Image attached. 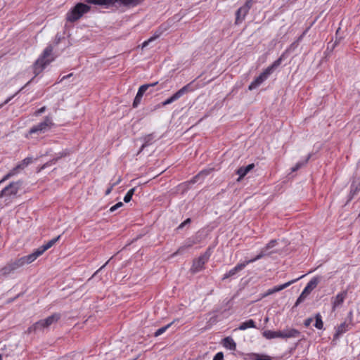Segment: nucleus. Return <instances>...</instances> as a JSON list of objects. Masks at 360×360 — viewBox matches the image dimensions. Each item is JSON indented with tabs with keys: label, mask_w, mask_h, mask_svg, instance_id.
Wrapping results in <instances>:
<instances>
[{
	"label": "nucleus",
	"mask_w": 360,
	"mask_h": 360,
	"mask_svg": "<svg viewBox=\"0 0 360 360\" xmlns=\"http://www.w3.org/2000/svg\"><path fill=\"white\" fill-rule=\"evenodd\" d=\"M33 257H34L30 254L15 260H11L0 269V274L4 276L13 274L24 265L33 262L34 261Z\"/></svg>",
	"instance_id": "f257e3e1"
},
{
	"label": "nucleus",
	"mask_w": 360,
	"mask_h": 360,
	"mask_svg": "<svg viewBox=\"0 0 360 360\" xmlns=\"http://www.w3.org/2000/svg\"><path fill=\"white\" fill-rule=\"evenodd\" d=\"M60 314L59 313H54L46 319H41L27 329L28 333L44 332L48 329L51 326L56 323L60 319Z\"/></svg>",
	"instance_id": "f03ea898"
},
{
	"label": "nucleus",
	"mask_w": 360,
	"mask_h": 360,
	"mask_svg": "<svg viewBox=\"0 0 360 360\" xmlns=\"http://www.w3.org/2000/svg\"><path fill=\"white\" fill-rule=\"evenodd\" d=\"M53 49L51 45L48 46L33 65V72L35 76L41 73L45 67L53 60Z\"/></svg>",
	"instance_id": "7ed1b4c3"
},
{
	"label": "nucleus",
	"mask_w": 360,
	"mask_h": 360,
	"mask_svg": "<svg viewBox=\"0 0 360 360\" xmlns=\"http://www.w3.org/2000/svg\"><path fill=\"white\" fill-rule=\"evenodd\" d=\"M263 336L269 340L274 338H282V339H289V338H297L300 335V332L295 328H287L283 330H264L262 333Z\"/></svg>",
	"instance_id": "20e7f679"
},
{
	"label": "nucleus",
	"mask_w": 360,
	"mask_h": 360,
	"mask_svg": "<svg viewBox=\"0 0 360 360\" xmlns=\"http://www.w3.org/2000/svg\"><path fill=\"white\" fill-rule=\"evenodd\" d=\"M90 10V7L83 3L77 4L70 11L67 13V20L75 22L79 20L84 13Z\"/></svg>",
	"instance_id": "39448f33"
},
{
	"label": "nucleus",
	"mask_w": 360,
	"mask_h": 360,
	"mask_svg": "<svg viewBox=\"0 0 360 360\" xmlns=\"http://www.w3.org/2000/svg\"><path fill=\"white\" fill-rule=\"evenodd\" d=\"M53 125L54 124L53 122L52 118L51 117L46 116L42 122L30 128L29 133L30 134L45 133L46 131H49Z\"/></svg>",
	"instance_id": "423d86ee"
},
{
	"label": "nucleus",
	"mask_w": 360,
	"mask_h": 360,
	"mask_svg": "<svg viewBox=\"0 0 360 360\" xmlns=\"http://www.w3.org/2000/svg\"><path fill=\"white\" fill-rule=\"evenodd\" d=\"M191 84L192 83H189V84L185 85L181 89H180L179 91H177L175 94H174L171 97L166 99L164 102L162 103V106H165L167 105L171 104L173 102L179 99L185 94H186L189 91H192L193 89L191 88Z\"/></svg>",
	"instance_id": "0eeeda50"
},
{
	"label": "nucleus",
	"mask_w": 360,
	"mask_h": 360,
	"mask_svg": "<svg viewBox=\"0 0 360 360\" xmlns=\"http://www.w3.org/2000/svg\"><path fill=\"white\" fill-rule=\"evenodd\" d=\"M20 187L19 182H11L0 192V198H12L17 195Z\"/></svg>",
	"instance_id": "6e6552de"
},
{
	"label": "nucleus",
	"mask_w": 360,
	"mask_h": 360,
	"mask_svg": "<svg viewBox=\"0 0 360 360\" xmlns=\"http://www.w3.org/2000/svg\"><path fill=\"white\" fill-rule=\"evenodd\" d=\"M347 297V290L338 292L335 297L331 298V309L335 311L337 309L340 308L345 299Z\"/></svg>",
	"instance_id": "1a4fd4ad"
},
{
	"label": "nucleus",
	"mask_w": 360,
	"mask_h": 360,
	"mask_svg": "<svg viewBox=\"0 0 360 360\" xmlns=\"http://www.w3.org/2000/svg\"><path fill=\"white\" fill-rule=\"evenodd\" d=\"M210 255L205 253L193 260L191 271L193 274L198 273L204 269L205 263L208 261Z\"/></svg>",
	"instance_id": "9d476101"
},
{
	"label": "nucleus",
	"mask_w": 360,
	"mask_h": 360,
	"mask_svg": "<svg viewBox=\"0 0 360 360\" xmlns=\"http://www.w3.org/2000/svg\"><path fill=\"white\" fill-rule=\"evenodd\" d=\"M276 244V240H271L266 245L265 247L261 250L260 252L255 257L248 260V262H255V261L259 260L265 256L270 255L271 253H273V252L269 251V250L275 247Z\"/></svg>",
	"instance_id": "9b49d317"
},
{
	"label": "nucleus",
	"mask_w": 360,
	"mask_h": 360,
	"mask_svg": "<svg viewBox=\"0 0 360 360\" xmlns=\"http://www.w3.org/2000/svg\"><path fill=\"white\" fill-rule=\"evenodd\" d=\"M60 238V236H58L51 240H50L49 242H47L46 244L41 245L39 248H37L35 251H34L31 255L33 256L34 259L35 260L38 257L41 255L46 250L51 248Z\"/></svg>",
	"instance_id": "f8f14e48"
},
{
	"label": "nucleus",
	"mask_w": 360,
	"mask_h": 360,
	"mask_svg": "<svg viewBox=\"0 0 360 360\" xmlns=\"http://www.w3.org/2000/svg\"><path fill=\"white\" fill-rule=\"evenodd\" d=\"M304 276L302 275L301 276H300L299 278H295V279H293L292 281H290L287 283H285L282 285H277V286H275L273 288H271V289H269L266 293L264 295V297H266V296H268V295H272L275 292H279L286 288H288V286H290L291 284L295 283L296 281H297L298 280H300V278H303Z\"/></svg>",
	"instance_id": "ddd939ff"
},
{
	"label": "nucleus",
	"mask_w": 360,
	"mask_h": 360,
	"mask_svg": "<svg viewBox=\"0 0 360 360\" xmlns=\"http://www.w3.org/2000/svg\"><path fill=\"white\" fill-rule=\"evenodd\" d=\"M198 243L197 238L191 237L187 238L184 244L178 248V250L173 253L172 256L174 257L177 255L183 253L186 249L191 248L193 245Z\"/></svg>",
	"instance_id": "4468645a"
},
{
	"label": "nucleus",
	"mask_w": 360,
	"mask_h": 360,
	"mask_svg": "<svg viewBox=\"0 0 360 360\" xmlns=\"http://www.w3.org/2000/svg\"><path fill=\"white\" fill-rule=\"evenodd\" d=\"M269 75L264 70L258 77H257L249 85L248 89L250 91L254 90L257 89L259 86H260L267 78Z\"/></svg>",
	"instance_id": "2eb2a0df"
},
{
	"label": "nucleus",
	"mask_w": 360,
	"mask_h": 360,
	"mask_svg": "<svg viewBox=\"0 0 360 360\" xmlns=\"http://www.w3.org/2000/svg\"><path fill=\"white\" fill-rule=\"evenodd\" d=\"M250 263V262H248V260L243 263L238 264L234 268L231 269L230 271H229L224 275V276L222 277V280H225L235 276L238 271L243 270L246 266V265H248Z\"/></svg>",
	"instance_id": "dca6fc26"
},
{
	"label": "nucleus",
	"mask_w": 360,
	"mask_h": 360,
	"mask_svg": "<svg viewBox=\"0 0 360 360\" xmlns=\"http://www.w3.org/2000/svg\"><path fill=\"white\" fill-rule=\"evenodd\" d=\"M255 167L254 164H250L246 167H240L237 171L236 174L239 175L238 181H240L250 171H251Z\"/></svg>",
	"instance_id": "f3484780"
},
{
	"label": "nucleus",
	"mask_w": 360,
	"mask_h": 360,
	"mask_svg": "<svg viewBox=\"0 0 360 360\" xmlns=\"http://www.w3.org/2000/svg\"><path fill=\"white\" fill-rule=\"evenodd\" d=\"M68 154H69V153L67 150H63V151L59 153L58 155L56 158H53L50 161H49L46 163H45L44 165H43V166L41 167V169H44L45 168L51 166V165L55 164L59 159L68 155Z\"/></svg>",
	"instance_id": "a211bd4d"
},
{
	"label": "nucleus",
	"mask_w": 360,
	"mask_h": 360,
	"mask_svg": "<svg viewBox=\"0 0 360 360\" xmlns=\"http://www.w3.org/2000/svg\"><path fill=\"white\" fill-rule=\"evenodd\" d=\"M222 344L224 347L232 351L236 349V344L233 339L231 337H226L223 339Z\"/></svg>",
	"instance_id": "6ab92c4d"
},
{
	"label": "nucleus",
	"mask_w": 360,
	"mask_h": 360,
	"mask_svg": "<svg viewBox=\"0 0 360 360\" xmlns=\"http://www.w3.org/2000/svg\"><path fill=\"white\" fill-rule=\"evenodd\" d=\"M320 281H321L320 276H316V277L312 278L307 284V285L305 287V290L309 291L311 292L314 288H316V286L319 284V283L320 282Z\"/></svg>",
	"instance_id": "aec40b11"
},
{
	"label": "nucleus",
	"mask_w": 360,
	"mask_h": 360,
	"mask_svg": "<svg viewBox=\"0 0 360 360\" xmlns=\"http://www.w3.org/2000/svg\"><path fill=\"white\" fill-rule=\"evenodd\" d=\"M88 3L96 5L110 6L114 4L117 0H86Z\"/></svg>",
	"instance_id": "412c9836"
},
{
	"label": "nucleus",
	"mask_w": 360,
	"mask_h": 360,
	"mask_svg": "<svg viewBox=\"0 0 360 360\" xmlns=\"http://www.w3.org/2000/svg\"><path fill=\"white\" fill-rule=\"evenodd\" d=\"M32 162V158L27 157L22 160L20 162H19L14 168L16 169L17 172L20 169H23L27 166H28Z\"/></svg>",
	"instance_id": "4be33fe9"
},
{
	"label": "nucleus",
	"mask_w": 360,
	"mask_h": 360,
	"mask_svg": "<svg viewBox=\"0 0 360 360\" xmlns=\"http://www.w3.org/2000/svg\"><path fill=\"white\" fill-rule=\"evenodd\" d=\"M250 328H256L255 322L252 319H249L246 321L241 323L238 326V329L240 330H245Z\"/></svg>",
	"instance_id": "5701e85b"
},
{
	"label": "nucleus",
	"mask_w": 360,
	"mask_h": 360,
	"mask_svg": "<svg viewBox=\"0 0 360 360\" xmlns=\"http://www.w3.org/2000/svg\"><path fill=\"white\" fill-rule=\"evenodd\" d=\"M281 62L282 58L281 57L276 60L272 65H271L266 69H265L264 71L269 76L273 72V71L281 65Z\"/></svg>",
	"instance_id": "b1692460"
},
{
	"label": "nucleus",
	"mask_w": 360,
	"mask_h": 360,
	"mask_svg": "<svg viewBox=\"0 0 360 360\" xmlns=\"http://www.w3.org/2000/svg\"><path fill=\"white\" fill-rule=\"evenodd\" d=\"M209 174V171L203 170L201 171L199 174L195 176L190 181V184H195L199 181L200 179H203V178Z\"/></svg>",
	"instance_id": "393cba45"
},
{
	"label": "nucleus",
	"mask_w": 360,
	"mask_h": 360,
	"mask_svg": "<svg viewBox=\"0 0 360 360\" xmlns=\"http://www.w3.org/2000/svg\"><path fill=\"white\" fill-rule=\"evenodd\" d=\"M158 82H154V83H151V84H143V85H141L139 90H138V93L141 94L142 96H143V94H145V92L150 88V87H153V86H155V85L158 84Z\"/></svg>",
	"instance_id": "a878e982"
},
{
	"label": "nucleus",
	"mask_w": 360,
	"mask_h": 360,
	"mask_svg": "<svg viewBox=\"0 0 360 360\" xmlns=\"http://www.w3.org/2000/svg\"><path fill=\"white\" fill-rule=\"evenodd\" d=\"M315 320H316V322H315L314 326L317 329H319V330L323 329V322L322 321V317L319 313H317L315 315Z\"/></svg>",
	"instance_id": "bb28decb"
},
{
	"label": "nucleus",
	"mask_w": 360,
	"mask_h": 360,
	"mask_svg": "<svg viewBox=\"0 0 360 360\" xmlns=\"http://www.w3.org/2000/svg\"><path fill=\"white\" fill-rule=\"evenodd\" d=\"M153 134H148L147 135L145 138H144V143H143V145L141 146V148H140V150L139 153L141 152L143 150V149L146 147H147L148 146L150 145L151 143H152V141L153 139Z\"/></svg>",
	"instance_id": "cd10ccee"
},
{
	"label": "nucleus",
	"mask_w": 360,
	"mask_h": 360,
	"mask_svg": "<svg viewBox=\"0 0 360 360\" xmlns=\"http://www.w3.org/2000/svg\"><path fill=\"white\" fill-rule=\"evenodd\" d=\"M310 293L309 291H306L305 288L302 292L301 295L297 299V301L295 304V307L298 306L300 303H302L307 297V295Z\"/></svg>",
	"instance_id": "c85d7f7f"
},
{
	"label": "nucleus",
	"mask_w": 360,
	"mask_h": 360,
	"mask_svg": "<svg viewBox=\"0 0 360 360\" xmlns=\"http://www.w3.org/2000/svg\"><path fill=\"white\" fill-rule=\"evenodd\" d=\"M251 360H272L270 356L264 354H252Z\"/></svg>",
	"instance_id": "c756f323"
},
{
	"label": "nucleus",
	"mask_w": 360,
	"mask_h": 360,
	"mask_svg": "<svg viewBox=\"0 0 360 360\" xmlns=\"http://www.w3.org/2000/svg\"><path fill=\"white\" fill-rule=\"evenodd\" d=\"M162 34V32L161 31H156L153 36L151 37L150 39H148L147 41H145L143 43V47H145L146 46H148L150 42L155 40L156 39H158V37H160V35Z\"/></svg>",
	"instance_id": "7c9ffc66"
},
{
	"label": "nucleus",
	"mask_w": 360,
	"mask_h": 360,
	"mask_svg": "<svg viewBox=\"0 0 360 360\" xmlns=\"http://www.w3.org/2000/svg\"><path fill=\"white\" fill-rule=\"evenodd\" d=\"M348 330V325L346 323H341L336 331L335 336H339Z\"/></svg>",
	"instance_id": "2f4dec72"
},
{
	"label": "nucleus",
	"mask_w": 360,
	"mask_h": 360,
	"mask_svg": "<svg viewBox=\"0 0 360 360\" xmlns=\"http://www.w3.org/2000/svg\"><path fill=\"white\" fill-rule=\"evenodd\" d=\"M309 158H310V155H309L308 157L304 161H300V162H297L296 165L293 167H292V172H296L300 168H301L302 166H304L308 162Z\"/></svg>",
	"instance_id": "473e14b6"
},
{
	"label": "nucleus",
	"mask_w": 360,
	"mask_h": 360,
	"mask_svg": "<svg viewBox=\"0 0 360 360\" xmlns=\"http://www.w3.org/2000/svg\"><path fill=\"white\" fill-rule=\"evenodd\" d=\"M172 323H173V322H171L170 323L158 329L154 333L155 337H158V336L163 334L172 325Z\"/></svg>",
	"instance_id": "72a5a7b5"
},
{
	"label": "nucleus",
	"mask_w": 360,
	"mask_h": 360,
	"mask_svg": "<svg viewBox=\"0 0 360 360\" xmlns=\"http://www.w3.org/2000/svg\"><path fill=\"white\" fill-rule=\"evenodd\" d=\"M134 191H135V188H131L127 193V194L125 195V196L124 197V201L125 202H130V200H131L132 198V196L134 193Z\"/></svg>",
	"instance_id": "f704fd0d"
},
{
	"label": "nucleus",
	"mask_w": 360,
	"mask_h": 360,
	"mask_svg": "<svg viewBox=\"0 0 360 360\" xmlns=\"http://www.w3.org/2000/svg\"><path fill=\"white\" fill-rule=\"evenodd\" d=\"M143 96L137 92L133 102V107L136 108L140 104Z\"/></svg>",
	"instance_id": "c9c22d12"
},
{
	"label": "nucleus",
	"mask_w": 360,
	"mask_h": 360,
	"mask_svg": "<svg viewBox=\"0 0 360 360\" xmlns=\"http://www.w3.org/2000/svg\"><path fill=\"white\" fill-rule=\"evenodd\" d=\"M360 191V184L358 186H355L354 184L351 185L350 195H352L351 198L356 194V193Z\"/></svg>",
	"instance_id": "e433bc0d"
},
{
	"label": "nucleus",
	"mask_w": 360,
	"mask_h": 360,
	"mask_svg": "<svg viewBox=\"0 0 360 360\" xmlns=\"http://www.w3.org/2000/svg\"><path fill=\"white\" fill-rule=\"evenodd\" d=\"M18 172L16 171V169L13 168L12 170H11L4 178L3 179L0 181V183L1 181H4L8 179H9L10 177L14 176L15 174H16Z\"/></svg>",
	"instance_id": "4c0bfd02"
},
{
	"label": "nucleus",
	"mask_w": 360,
	"mask_h": 360,
	"mask_svg": "<svg viewBox=\"0 0 360 360\" xmlns=\"http://www.w3.org/2000/svg\"><path fill=\"white\" fill-rule=\"evenodd\" d=\"M248 12H249V10L243 6H241L240 8H238V13H242L241 18H243V20L245 19V18L246 15L248 13Z\"/></svg>",
	"instance_id": "58836bf2"
},
{
	"label": "nucleus",
	"mask_w": 360,
	"mask_h": 360,
	"mask_svg": "<svg viewBox=\"0 0 360 360\" xmlns=\"http://www.w3.org/2000/svg\"><path fill=\"white\" fill-rule=\"evenodd\" d=\"M120 181H121V178H119L118 180L116 182H115L112 184H111L110 186V187L105 191V195H109L111 193L113 187L115 186H116L117 184H118Z\"/></svg>",
	"instance_id": "ea45409f"
},
{
	"label": "nucleus",
	"mask_w": 360,
	"mask_h": 360,
	"mask_svg": "<svg viewBox=\"0 0 360 360\" xmlns=\"http://www.w3.org/2000/svg\"><path fill=\"white\" fill-rule=\"evenodd\" d=\"M124 205V204L122 202H119L117 203H116L115 205L112 206L109 211L110 212H113L114 211H115L116 210H117L118 208L122 207Z\"/></svg>",
	"instance_id": "a19ab883"
},
{
	"label": "nucleus",
	"mask_w": 360,
	"mask_h": 360,
	"mask_svg": "<svg viewBox=\"0 0 360 360\" xmlns=\"http://www.w3.org/2000/svg\"><path fill=\"white\" fill-rule=\"evenodd\" d=\"M236 23L239 24V23L242 22V21L243 20V19L241 18L242 13H238V9L236 11Z\"/></svg>",
	"instance_id": "79ce46f5"
},
{
	"label": "nucleus",
	"mask_w": 360,
	"mask_h": 360,
	"mask_svg": "<svg viewBox=\"0 0 360 360\" xmlns=\"http://www.w3.org/2000/svg\"><path fill=\"white\" fill-rule=\"evenodd\" d=\"M253 1L254 0H246L245 4L243 6L250 11V8L252 7V6L253 4Z\"/></svg>",
	"instance_id": "37998d69"
},
{
	"label": "nucleus",
	"mask_w": 360,
	"mask_h": 360,
	"mask_svg": "<svg viewBox=\"0 0 360 360\" xmlns=\"http://www.w3.org/2000/svg\"><path fill=\"white\" fill-rule=\"evenodd\" d=\"M224 359V354L222 352H218L217 353L212 360H223Z\"/></svg>",
	"instance_id": "c03bdc74"
},
{
	"label": "nucleus",
	"mask_w": 360,
	"mask_h": 360,
	"mask_svg": "<svg viewBox=\"0 0 360 360\" xmlns=\"http://www.w3.org/2000/svg\"><path fill=\"white\" fill-rule=\"evenodd\" d=\"M46 110V107L45 106H43L41 107V108L38 109L35 112H34V115L35 116H39L41 114L44 113Z\"/></svg>",
	"instance_id": "a18cd8bd"
},
{
	"label": "nucleus",
	"mask_w": 360,
	"mask_h": 360,
	"mask_svg": "<svg viewBox=\"0 0 360 360\" xmlns=\"http://www.w3.org/2000/svg\"><path fill=\"white\" fill-rule=\"evenodd\" d=\"M191 222V219L189 218H188L187 219H186L184 222H182L179 226H178V229H182L185 225L189 224Z\"/></svg>",
	"instance_id": "49530a36"
},
{
	"label": "nucleus",
	"mask_w": 360,
	"mask_h": 360,
	"mask_svg": "<svg viewBox=\"0 0 360 360\" xmlns=\"http://www.w3.org/2000/svg\"><path fill=\"white\" fill-rule=\"evenodd\" d=\"M312 321H313V319H312V318H308V319H307L304 321V326H305L306 327H308V326H310V324L312 323Z\"/></svg>",
	"instance_id": "de8ad7c7"
},
{
	"label": "nucleus",
	"mask_w": 360,
	"mask_h": 360,
	"mask_svg": "<svg viewBox=\"0 0 360 360\" xmlns=\"http://www.w3.org/2000/svg\"><path fill=\"white\" fill-rule=\"evenodd\" d=\"M15 96V95L8 97L3 103L0 104V109L6 104H7L11 99Z\"/></svg>",
	"instance_id": "09e8293b"
},
{
	"label": "nucleus",
	"mask_w": 360,
	"mask_h": 360,
	"mask_svg": "<svg viewBox=\"0 0 360 360\" xmlns=\"http://www.w3.org/2000/svg\"><path fill=\"white\" fill-rule=\"evenodd\" d=\"M72 74H69V75H66V76L63 77V78L61 79V80H63V79H66V78L70 77V76H72Z\"/></svg>",
	"instance_id": "8fccbe9b"
},
{
	"label": "nucleus",
	"mask_w": 360,
	"mask_h": 360,
	"mask_svg": "<svg viewBox=\"0 0 360 360\" xmlns=\"http://www.w3.org/2000/svg\"><path fill=\"white\" fill-rule=\"evenodd\" d=\"M108 261L107 262H105V264H103V265L100 268V269H99V270H101L102 269H103V268L107 265V264H108Z\"/></svg>",
	"instance_id": "3c124183"
},
{
	"label": "nucleus",
	"mask_w": 360,
	"mask_h": 360,
	"mask_svg": "<svg viewBox=\"0 0 360 360\" xmlns=\"http://www.w3.org/2000/svg\"><path fill=\"white\" fill-rule=\"evenodd\" d=\"M1 359H2V358H1V355H0V360H1Z\"/></svg>",
	"instance_id": "603ef678"
}]
</instances>
